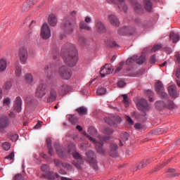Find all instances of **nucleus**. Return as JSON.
<instances>
[{
	"label": "nucleus",
	"instance_id": "obj_57",
	"mask_svg": "<svg viewBox=\"0 0 180 180\" xmlns=\"http://www.w3.org/2000/svg\"><path fill=\"white\" fill-rule=\"evenodd\" d=\"M62 167L63 168H65L66 169H72V166L70 163H67V162L63 163Z\"/></svg>",
	"mask_w": 180,
	"mask_h": 180
},
{
	"label": "nucleus",
	"instance_id": "obj_63",
	"mask_svg": "<svg viewBox=\"0 0 180 180\" xmlns=\"http://www.w3.org/2000/svg\"><path fill=\"white\" fill-rule=\"evenodd\" d=\"M4 105H6V106H9V105H11V98H4Z\"/></svg>",
	"mask_w": 180,
	"mask_h": 180
},
{
	"label": "nucleus",
	"instance_id": "obj_22",
	"mask_svg": "<svg viewBox=\"0 0 180 180\" xmlns=\"http://www.w3.org/2000/svg\"><path fill=\"white\" fill-rule=\"evenodd\" d=\"M129 2L131 4L132 6H134V9L137 13H140L141 11H143V7L141 4L137 2V0H129Z\"/></svg>",
	"mask_w": 180,
	"mask_h": 180
},
{
	"label": "nucleus",
	"instance_id": "obj_34",
	"mask_svg": "<svg viewBox=\"0 0 180 180\" xmlns=\"http://www.w3.org/2000/svg\"><path fill=\"white\" fill-rule=\"evenodd\" d=\"M25 82L28 84H33V75L30 73H27L24 77Z\"/></svg>",
	"mask_w": 180,
	"mask_h": 180
},
{
	"label": "nucleus",
	"instance_id": "obj_5",
	"mask_svg": "<svg viewBox=\"0 0 180 180\" xmlns=\"http://www.w3.org/2000/svg\"><path fill=\"white\" fill-rule=\"evenodd\" d=\"M60 78L63 79H70L72 76L71 70L68 69L66 66H61L58 71Z\"/></svg>",
	"mask_w": 180,
	"mask_h": 180
},
{
	"label": "nucleus",
	"instance_id": "obj_44",
	"mask_svg": "<svg viewBox=\"0 0 180 180\" xmlns=\"http://www.w3.org/2000/svg\"><path fill=\"white\" fill-rule=\"evenodd\" d=\"M44 70L47 78H51V69L50 68V67H49V65H46L45 66Z\"/></svg>",
	"mask_w": 180,
	"mask_h": 180
},
{
	"label": "nucleus",
	"instance_id": "obj_43",
	"mask_svg": "<svg viewBox=\"0 0 180 180\" xmlns=\"http://www.w3.org/2000/svg\"><path fill=\"white\" fill-rule=\"evenodd\" d=\"M115 131L112 128L106 127L103 130L104 134H107L108 136H111V134H113Z\"/></svg>",
	"mask_w": 180,
	"mask_h": 180
},
{
	"label": "nucleus",
	"instance_id": "obj_8",
	"mask_svg": "<svg viewBox=\"0 0 180 180\" xmlns=\"http://www.w3.org/2000/svg\"><path fill=\"white\" fill-rule=\"evenodd\" d=\"M41 37L44 40H47V39L51 37V30H50V27L47 23H44L41 28Z\"/></svg>",
	"mask_w": 180,
	"mask_h": 180
},
{
	"label": "nucleus",
	"instance_id": "obj_46",
	"mask_svg": "<svg viewBox=\"0 0 180 180\" xmlns=\"http://www.w3.org/2000/svg\"><path fill=\"white\" fill-rule=\"evenodd\" d=\"M106 46L108 47H116L117 46V44H116V41L113 40H108L106 41Z\"/></svg>",
	"mask_w": 180,
	"mask_h": 180
},
{
	"label": "nucleus",
	"instance_id": "obj_25",
	"mask_svg": "<svg viewBox=\"0 0 180 180\" xmlns=\"http://www.w3.org/2000/svg\"><path fill=\"white\" fill-rule=\"evenodd\" d=\"M108 20L112 26H119L120 25V22H119V20L116 17V15L111 14L108 16Z\"/></svg>",
	"mask_w": 180,
	"mask_h": 180
},
{
	"label": "nucleus",
	"instance_id": "obj_7",
	"mask_svg": "<svg viewBox=\"0 0 180 180\" xmlns=\"http://www.w3.org/2000/svg\"><path fill=\"white\" fill-rule=\"evenodd\" d=\"M72 155L75 160L77 161H73V165L77 168V169H81V165L84 164V160H82V156L77 151H75L72 153Z\"/></svg>",
	"mask_w": 180,
	"mask_h": 180
},
{
	"label": "nucleus",
	"instance_id": "obj_19",
	"mask_svg": "<svg viewBox=\"0 0 180 180\" xmlns=\"http://www.w3.org/2000/svg\"><path fill=\"white\" fill-rule=\"evenodd\" d=\"M150 162H151L150 159L143 160L141 163L136 165L134 171H139V169H143V168H146V167H147Z\"/></svg>",
	"mask_w": 180,
	"mask_h": 180
},
{
	"label": "nucleus",
	"instance_id": "obj_59",
	"mask_svg": "<svg viewBox=\"0 0 180 180\" xmlns=\"http://www.w3.org/2000/svg\"><path fill=\"white\" fill-rule=\"evenodd\" d=\"M15 157V153L11 152L8 156H6L5 158L6 160H9V161L13 160V158Z\"/></svg>",
	"mask_w": 180,
	"mask_h": 180
},
{
	"label": "nucleus",
	"instance_id": "obj_6",
	"mask_svg": "<svg viewBox=\"0 0 180 180\" xmlns=\"http://www.w3.org/2000/svg\"><path fill=\"white\" fill-rule=\"evenodd\" d=\"M104 120L105 123L109 124L110 126H115L116 124H119L120 123L122 122V118L119 116H113V115H110L108 117H105Z\"/></svg>",
	"mask_w": 180,
	"mask_h": 180
},
{
	"label": "nucleus",
	"instance_id": "obj_39",
	"mask_svg": "<svg viewBox=\"0 0 180 180\" xmlns=\"http://www.w3.org/2000/svg\"><path fill=\"white\" fill-rule=\"evenodd\" d=\"M15 75L16 77H20L22 75V66L20 65L15 66Z\"/></svg>",
	"mask_w": 180,
	"mask_h": 180
},
{
	"label": "nucleus",
	"instance_id": "obj_11",
	"mask_svg": "<svg viewBox=\"0 0 180 180\" xmlns=\"http://www.w3.org/2000/svg\"><path fill=\"white\" fill-rule=\"evenodd\" d=\"M108 4H113L114 5H118V9H122L123 12H127V5H126V2L124 0H107Z\"/></svg>",
	"mask_w": 180,
	"mask_h": 180
},
{
	"label": "nucleus",
	"instance_id": "obj_24",
	"mask_svg": "<svg viewBox=\"0 0 180 180\" xmlns=\"http://www.w3.org/2000/svg\"><path fill=\"white\" fill-rule=\"evenodd\" d=\"M168 91L172 98H178V92H176V86L171 85L168 86Z\"/></svg>",
	"mask_w": 180,
	"mask_h": 180
},
{
	"label": "nucleus",
	"instance_id": "obj_49",
	"mask_svg": "<svg viewBox=\"0 0 180 180\" xmlns=\"http://www.w3.org/2000/svg\"><path fill=\"white\" fill-rule=\"evenodd\" d=\"M76 112L77 113H86L88 112V109L86 107H79L77 108Z\"/></svg>",
	"mask_w": 180,
	"mask_h": 180
},
{
	"label": "nucleus",
	"instance_id": "obj_21",
	"mask_svg": "<svg viewBox=\"0 0 180 180\" xmlns=\"http://www.w3.org/2000/svg\"><path fill=\"white\" fill-rule=\"evenodd\" d=\"M63 30L67 34H71L72 33V25L70 20H67L63 24Z\"/></svg>",
	"mask_w": 180,
	"mask_h": 180
},
{
	"label": "nucleus",
	"instance_id": "obj_51",
	"mask_svg": "<svg viewBox=\"0 0 180 180\" xmlns=\"http://www.w3.org/2000/svg\"><path fill=\"white\" fill-rule=\"evenodd\" d=\"M146 61V57L144 56H141L139 58H137L136 62L137 64H143Z\"/></svg>",
	"mask_w": 180,
	"mask_h": 180
},
{
	"label": "nucleus",
	"instance_id": "obj_55",
	"mask_svg": "<svg viewBox=\"0 0 180 180\" xmlns=\"http://www.w3.org/2000/svg\"><path fill=\"white\" fill-rule=\"evenodd\" d=\"M99 139L101 141V142L103 143V141H109L111 137L110 136H99Z\"/></svg>",
	"mask_w": 180,
	"mask_h": 180
},
{
	"label": "nucleus",
	"instance_id": "obj_13",
	"mask_svg": "<svg viewBox=\"0 0 180 180\" xmlns=\"http://www.w3.org/2000/svg\"><path fill=\"white\" fill-rule=\"evenodd\" d=\"M117 150H119V146L115 143H110L109 146V155L113 158H116L119 155L117 153Z\"/></svg>",
	"mask_w": 180,
	"mask_h": 180
},
{
	"label": "nucleus",
	"instance_id": "obj_16",
	"mask_svg": "<svg viewBox=\"0 0 180 180\" xmlns=\"http://www.w3.org/2000/svg\"><path fill=\"white\" fill-rule=\"evenodd\" d=\"M132 116L137 122H139V123H145V122H147V114L146 113H134Z\"/></svg>",
	"mask_w": 180,
	"mask_h": 180
},
{
	"label": "nucleus",
	"instance_id": "obj_3",
	"mask_svg": "<svg viewBox=\"0 0 180 180\" xmlns=\"http://www.w3.org/2000/svg\"><path fill=\"white\" fill-rule=\"evenodd\" d=\"M47 94V86L45 84H40L37 86L35 96L38 98V99H43L46 94Z\"/></svg>",
	"mask_w": 180,
	"mask_h": 180
},
{
	"label": "nucleus",
	"instance_id": "obj_45",
	"mask_svg": "<svg viewBox=\"0 0 180 180\" xmlns=\"http://www.w3.org/2000/svg\"><path fill=\"white\" fill-rule=\"evenodd\" d=\"M43 176L44 178H46V179H49V180H54V179H56V176L51 172H49V173H47L46 174H43Z\"/></svg>",
	"mask_w": 180,
	"mask_h": 180
},
{
	"label": "nucleus",
	"instance_id": "obj_60",
	"mask_svg": "<svg viewBox=\"0 0 180 180\" xmlns=\"http://www.w3.org/2000/svg\"><path fill=\"white\" fill-rule=\"evenodd\" d=\"M127 122H128L129 124L131 126H133L134 124V122H133V120H131V117L130 116H127L126 117Z\"/></svg>",
	"mask_w": 180,
	"mask_h": 180
},
{
	"label": "nucleus",
	"instance_id": "obj_37",
	"mask_svg": "<svg viewBox=\"0 0 180 180\" xmlns=\"http://www.w3.org/2000/svg\"><path fill=\"white\" fill-rule=\"evenodd\" d=\"M79 28L84 29V30H87L89 32L91 31V27H89V25H88V24L85 23L84 21L80 22Z\"/></svg>",
	"mask_w": 180,
	"mask_h": 180
},
{
	"label": "nucleus",
	"instance_id": "obj_12",
	"mask_svg": "<svg viewBox=\"0 0 180 180\" xmlns=\"http://www.w3.org/2000/svg\"><path fill=\"white\" fill-rule=\"evenodd\" d=\"M11 121L9 120V118L8 117H6V115L0 116V131L2 132V130H4V129L9 127Z\"/></svg>",
	"mask_w": 180,
	"mask_h": 180
},
{
	"label": "nucleus",
	"instance_id": "obj_48",
	"mask_svg": "<svg viewBox=\"0 0 180 180\" xmlns=\"http://www.w3.org/2000/svg\"><path fill=\"white\" fill-rule=\"evenodd\" d=\"M53 163L56 167H58L59 168H61V167H63V162L61 160H60L59 159H54Z\"/></svg>",
	"mask_w": 180,
	"mask_h": 180
},
{
	"label": "nucleus",
	"instance_id": "obj_27",
	"mask_svg": "<svg viewBox=\"0 0 180 180\" xmlns=\"http://www.w3.org/2000/svg\"><path fill=\"white\" fill-rule=\"evenodd\" d=\"M8 68V60L5 58L0 59V72H5Z\"/></svg>",
	"mask_w": 180,
	"mask_h": 180
},
{
	"label": "nucleus",
	"instance_id": "obj_17",
	"mask_svg": "<svg viewBox=\"0 0 180 180\" xmlns=\"http://www.w3.org/2000/svg\"><path fill=\"white\" fill-rule=\"evenodd\" d=\"M70 89L71 88L70 86H68V84H63L58 89L59 95L64 96L65 95H67L68 92H70Z\"/></svg>",
	"mask_w": 180,
	"mask_h": 180
},
{
	"label": "nucleus",
	"instance_id": "obj_23",
	"mask_svg": "<svg viewBox=\"0 0 180 180\" xmlns=\"http://www.w3.org/2000/svg\"><path fill=\"white\" fill-rule=\"evenodd\" d=\"M56 99H57V91H56V89H52L50 91L49 95L46 101L48 103L55 102Z\"/></svg>",
	"mask_w": 180,
	"mask_h": 180
},
{
	"label": "nucleus",
	"instance_id": "obj_61",
	"mask_svg": "<svg viewBox=\"0 0 180 180\" xmlns=\"http://www.w3.org/2000/svg\"><path fill=\"white\" fill-rule=\"evenodd\" d=\"M15 180H23V176L21 174H17L14 176Z\"/></svg>",
	"mask_w": 180,
	"mask_h": 180
},
{
	"label": "nucleus",
	"instance_id": "obj_29",
	"mask_svg": "<svg viewBox=\"0 0 180 180\" xmlns=\"http://www.w3.org/2000/svg\"><path fill=\"white\" fill-rule=\"evenodd\" d=\"M169 39L172 43H178L180 39L179 34L172 32H170Z\"/></svg>",
	"mask_w": 180,
	"mask_h": 180
},
{
	"label": "nucleus",
	"instance_id": "obj_41",
	"mask_svg": "<svg viewBox=\"0 0 180 180\" xmlns=\"http://www.w3.org/2000/svg\"><path fill=\"white\" fill-rule=\"evenodd\" d=\"M88 133L89 134H90L91 136H96V134H98V131H96V129H95V127H90L88 129Z\"/></svg>",
	"mask_w": 180,
	"mask_h": 180
},
{
	"label": "nucleus",
	"instance_id": "obj_62",
	"mask_svg": "<svg viewBox=\"0 0 180 180\" xmlns=\"http://www.w3.org/2000/svg\"><path fill=\"white\" fill-rule=\"evenodd\" d=\"M134 128L136 130H141V129H143V124H140V123H136L134 124Z\"/></svg>",
	"mask_w": 180,
	"mask_h": 180
},
{
	"label": "nucleus",
	"instance_id": "obj_50",
	"mask_svg": "<svg viewBox=\"0 0 180 180\" xmlns=\"http://www.w3.org/2000/svg\"><path fill=\"white\" fill-rule=\"evenodd\" d=\"M123 103L125 106V108H129V99L127 98V94H123Z\"/></svg>",
	"mask_w": 180,
	"mask_h": 180
},
{
	"label": "nucleus",
	"instance_id": "obj_10",
	"mask_svg": "<svg viewBox=\"0 0 180 180\" xmlns=\"http://www.w3.org/2000/svg\"><path fill=\"white\" fill-rule=\"evenodd\" d=\"M155 88L157 93L160 95L161 98H162L163 99H166V98H168V94H167V93L164 91H165V89H164V85L162 84V82H157L155 84Z\"/></svg>",
	"mask_w": 180,
	"mask_h": 180
},
{
	"label": "nucleus",
	"instance_id": "obj_38",
	"mask_svg": "<svg viewBox=\"0 0 180 180\" xmlns=\"http://www.w3.org/2000/svg\"><path fill=\"white\" fill-rule=\"evenodd\" d=\"M136 60H137V56H136V55L134 56L133 57L128 58L126 60L127 65H131V64H133V63H136Z\"/></svg>",
	"mask_w": 180,
	"mask_h": 180
},
{
	"label": "nucleus",
	"instance_id": "obj_9",
	"mask_svg": "<svg viewBox=\"0 0 180 180\" xmlns=\"http://www.w3.org/2000/svg\"><path fill=\"white\" fill-rule=\"evenodd\" d=\"M18 57L20 58V61H21L22 64H26V62L27 61V58L29 57V53L26 47L22 46L19 49Z\"/></svg>",
	"mask_w": 180,
	"mask_h": 180
},
{
	"label": "nucleus",
	"instance_id": "obj_36",
	"mask_svg": "<svg viewBox=\"0 0 180 180\" xmlns=\"http://www.w3.org/2000/svg\"><path fill=\"white\" fill-rule=\"evenodd\" d=\"M12 88V80H8L5 82L4 86H3V89L4 91H9Z\"/></svg>",
	"mask_w": 180,
	"mask_h": 180
},
{
	"label": "nucleus",
	"instance_id": "obj_47",
	"mask_svg": "<svg viewBox=\"0 0 180 180\" xmlns=\"http://www.w3.org/2000/svg\"><path fill=\"white\" fill-rule=\"evenodd\" d=\"M124 65V61H122L120 62L118 65H117V68L115 69V74L117 72H120V71H122V69L123 68V66Z\"/></svg>",
	"mask_w": 180,
	"mask_h": 180
},
{
	"label": "nucleus",
	"instance_id": "obj_52",
	"mask_svg": "<svg viewBox=\"0 0 180 180\" xmlns=\"http://www.w3.org/2000/svg\"><path fill=\"white\" fill-rule=\"evenodd\" d=\"M97 95L102 96L106 94V89L105 88H100L97 89Z\"/></svg>",
	"mask_w": 180,
	"mask_h": 180
},
{
	"label": "nucleus",
	"instance_id": "obj_1",
	"mask_svg": "<svg viewBox=\"0 0 180 180\" xmlns=\"http://www.w3.org/2000/svg\"><path fill=\"white\" fill-rule=\"evenodd\" d=\"M61 55L65 63L68 67H75L78 61V56H77V49L75 46L72 44H65L63 46L61 49Z\"/></svg>",
	"mask_w": 180,
	"mask_h": 180
},
{
	"label": "nucleus",
	"instance_id": "obj_64",
	"mask_svg": "<svg viewBox=\"0 0 180 180\" xmlns=\"http://www.w3.org/2000/svg\"><path fill=\"white\" fill-rule=\"evenodd\" d=\"M86 41V40L85 39V38L84 37H79V43L80 44H85V42Z\"/></svg>",
	"mask_w": 180,
	"mask_h": 180
},
{
	"label": "nucleus",
	"instance_id": "obj_33",
	"mask_svg": "<svg viewBox=\"0 0 180 180\" xmlns=\"http://www.w3.org/2000/svg\"><path fill=\"white\" fill-rule=\"evenodd\" d=\"M46 144L49 155H54V150H53V146H51V139L48 138L46 139Z\"/></svg>",
	"mask_w": 180,
	"mask_h": 180
},
{
	"label": "nucleus",
	"instance_id": "obj_18",
	"mask_svg": "<svg viewBox=\"0 0 180 180\" xmlns=\"http://www.w3.org/2000/svg\"><path fill=\"white\" fill-rule=\"evenodd\" d=\"M96 30L98 32V33H105L106 32V27L105 26V24L102 22L101 21H96Z\"/></svg>",
	"mask_w": 180,
	"mask_h": 180
},
{
	"label": "nucleus",
	"instance_id": "obj_14",
	"mask_svg": "<svg viewBox=\"0 0 180 180\" xmlns=\"http://www.w3.org/2000/svg\"><path fill=\"white\" fill-rule=\"evenodd\" d=\"M22 98L20 96H17L13 103V110L17 113H20L22 112Z\"/></svg>",
	"mask_w": 180,
	"mask_h": 180
},
{
	"label": "nucleus",
	"instance_id": "obj_26",
	"mask_svg": "<svg viewBox=\"0 0 180 180\" xmlns=\"http://www.w3.org/2000/svg\"><path fill=\"white\" fill-rule=\"evenodd\" d=\"M54 148L56 150V153L59 158H63L65 156V153L63 151V149L61 148V145H60V143H55Z\"/></svg>",
	"mask_w": 180,
	"mask_h": 180
},
{
	"label": "nucleus",
	"instance_id": "obj_4",
	"mask_svg": "<svg viewBox=\"0 0 180 180\" xmlns=\"http://www.w3.org/2000/svg\"><path fill=\"white\" fill-rule=\"evenodd\" d=\"M136 108L141 112H150L151 110V105L148 104L147 100L141 98L137 103Z\"/></svg>",
	"mask_w": 180,
	"mask_h": 180
},
{
	"label": "nucleus",
	"instance_id": "obj_58",
	"mask_svg": "<svg viewBox=\"0 0 180 180\" xmlns=\"http://www.w3.org/2000/svg\"><path fill=\"white\" fill-rule=\"evenodd\" d=\"M117 85H118L119 88H123V86H126V82H124L123 80H120L117 82Z\"/></svg>",
	"mask_w": 180,
	"mask_h": 180
},
{
	"label": "nucleus",
	"instance_id": "obj_20",
	"mask_svg": "<svg viewBox=\"0 0 180 180\" xmlns=\"http://www.w3.org/2000/svg\"><path fill=\"white\" fill-rule=\"evenodd\" d=\"M96 150L98 154L101 155H105L106 154V150L103 148V142H96Z\"/></svg>",
	"mask_w": 180,
	"mask_h": 180
},
{
	"label": "nucleus",
	"instance_id": "obj_35",
	"mask_svg": "<svg viewBox=\"0 0 180 180\" xmlns=\"http://www.w3.org/2000/svg\"><path fill=\"white\" fill-rule=\"evenodd\" d=\"M67 117L69 120V122H70V123H72V124H77V123H78V118H77V117H75V115H68Z\"/></svg>",
	"mask_w": 180,
	"mask_h": 180
},
{
	"label": "nucleus",
	"instance_id": "obj_40",
	"mask_svg": "<svg viewBox=\"0 0 180 180\" xmlns=\"http://www.w3.org/2000/svg\"><path fill=\"white\" fill-rule=\"evenodd\" d=\"M155 108L156 109H158V110H161V109L165 108V103L162 101H157L155 103Z\"/></svg>",
	"mask_w": 180,
	"mask_h": 180
},
{
	"label": "nucleus",
	"instance_id": "obj_56",
	"mask_svg": "<svg viewBox=\"0 0 180 180\" xmlns=\"http://www.w3.org/2000/svg\"><path fill=\"white\" fill-rule=\"evenodd\" d=\"M146 95H149V101L154 102V99L152 98L153 95H154V93L151 90H148L146 91Z\"/></svg>",
	"mask_w": 180,
	"mask_h": 180
},
{
	"label": "nucleus",
	"instance_id": "obj_42",
	"mask_svg": "<svg viewBox=\"0 0 180 180\" xmlns=\"http://www.w3.org/2000/svg\"><path fill=\"white\" fill-rule=\"evenodd\" d=\"M176 107V105L172 101H168L167 104L165 105V108H167V109H174Z\"/></svg>",
	"mask_w": 180,
	"mask_h": 180
},
{
	"label": "nucleus",
	"instance_id": "obj_54",
	"mask_svg": "<svg viewBox=\"0 0 180 180\" xmlns=\"http://www.w3.org/2000/svg\"><path fill=\"white\" fill-rule=\"evenodd\" d=\"M162 46L161 44L155 45L150 50L151 53H155L158 50H160Z\"/></svg>",
	"mask_w": 180,
	"mask_h": 180
},
{
	"label": "nucleus",
	"instance_id": "obj_2",
	"mask_svg": "<svg viewBox=\"0 0 180 180\" xmlns=\"http://www.w3.org/2000/svg\"><path fill=\"white\" fill-rule=\"evenodd\" d=\"M86 161L90 164L92 168H94L96 171H98L99 167H98V160H96V154H95V151L89 150L86 152Z\"/></svg>",
	"mask_w": 180,
	"mask_h": 180
},
{
	"label": "nucleus",
	"instance_id": "obj_53",
	"mask_svg": "<svg viewBox=\"0 0 180 180\" xmlns=\"http://www.w3.org/2000/svg\"><path fill=\"white\" fill-rule=\"evenodd\" d=\"M3 148L6 151H9L11 150V143L9 142H5L3 143Z\"/></svg>",
	"mask_w": 180,
	"mask_h": 180
},
{
	"label": "nucleus",
	"instance_id": "obj_31",
	"mask_svg": "<svg viewBox=\"0 0 180 180\" xmlns=\"http://www.w3.org/2000/svg\"><path fill=\"white\" fill-rule=\"evenodd\" d=\"M143 5L147 12H151L153 11V3L150 0H143Z\"/></svg>",
	"mask_w": 180,
	"mask_h": 180
},
{
	"label": "nucleus",
	"instance_id": "obj_30",
	"mask_svg": "<svg viewBox=\"0 0 180 180\" xmlns=\"http://www.w3.org/2000/svg\"><path fill=\"white\" fill-rule=\"evenodd\" d=\"M48 22L50 26L54 27L57 25V18H56V15L51 14L49 16Z\"/></svg>",
	"mask_w": 180,
	"mask_h": 180
},
{
	"label": "nucleus",
	"instance_id": "obj_28",
	"mask_svg": "<svg viewBox=\"0 0 180 180\" xmlns=\"http://www.w3.org/2000/svg\"><path fill=\"white\" fill-rule=\"evenodd\" d=\"M129 140V134L127 132H123L120 135V146L123 147V143H126Z\"/></svg>",
	"mask_w": 180,
	"mask_h": 180
},
{
	"label": "nucleus",
	"instance_id": "obj_15",
	"mask_svg": "<svg viewBox=\"0 0 180 180\" xmlns=\"http://www.w3.org/2000/svg\"><path fill=\"white\" fill-rule=\"evenodd\" d=\"M110 64H105L103 66L100 70V75H101L102 78H104L108 74L112 73V68H110Z\"/></svg>",
	"mask_w": 180,
	"mask_h": 180
},
{
	"label": "nucleus",
	"instance_id": "obj_32",
	"mask_svg": "<svg viewBox=\"0 0 180 180\" xmlns=\"http://www.w3.org/2000/svg\"><path fill=\"white\" fill-rule=\"evenodd\" d=\"M118 33L120 34H133L130 28L127 27H124L118 30Z\"/></svg>",
	"mask_w": 180,
	"mask_h": 180
}]
</instances>
